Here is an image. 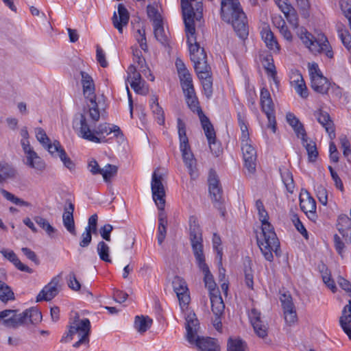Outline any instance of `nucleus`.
I'll return each instance as SVG.
<instances>
[{
    "instance_id": "nucleus-1",
    "label": "nucleus",
    "mask_w": 351,
    "mask_h": 351,
    "mask_svg": "<svg viewBox=\"0 0 351 351\" xmlns=\"http://www.w3.org/2000/svg\"><path fill=\"white\" fill-rule=\"evenodd\" d=\"M190 241L193 252L199 269L203 272L204 282L206 287L210 293H217L219 290L211 274L208 266L205 262V256L203 252V239L202 230L195 217H191L189 219Z\"/></svg>"
},
{
    "instance_id": "nucleus-2",
    "label": "nucleus",
    "mask_w": 351,
    "mask_h": 351,
    "mask_svg": "<svg viewBox=\"0 0 351 351\" xmlns=\"http://www.w3.org/2000/svg\"><path fill=\"white\" fill-rule=\"evenodd\" d=\"M98 121H93L88 115V110L83 108L82 112L74 115L72 125L77 136L94 143L107 142L106 136L110 134L109 124H100L96 130L92 129Z\"/></svg>"
},
{
    "instance_id": "nucleus-3",
    "label": "nucleus",
    "mask_w": 351,
    "mask_h": 351,
    "mask_svg": "<svg viewBox=\"0 0 351 351\" xmlns=\"http://www.w3.org/2000/svg\"><path fill=\"white\" fill-rule=\"evenodd\" d=\"M221 17L232 25L240 38H247L249 33L247 17L239 0H221Z\"/></svg>"
},
{
    "instance_id": "nucleus-4",
    "label": "nucleus",
    "mask_w": 351,
    "mask_h": 351,
    "mask_svg": "<svg viewBox=\"0 0 351 351\" xmlns=\"http://www.w3.org/2000/svg\"><path fill=\"white\" fill-rule=\"evenodd\" d=\"M256 208L258 210L259 220L262 224V233L263 239H258V245L265 259L272 261L274 256L272 252H276L280 246L277 236L274 228L269 222V215L261 200L256 201Z\"/></svg>"
},
{
    "instance_id": "nucleus-5",
    "label": "nucleus",
    "mask_w": 351,
    "mask_h": 351,
    "mask_svg": "<svg viewBox=\"0 0 351 351\" xmlns=\"http://www.w3.org/2000/svg\"><path fill=\"white\" fill-rule=\"evenodd\" d=\"M185 32L191 60L193 62L195 71L199 78H206L211 74V70L207 64V57L204 48H200L197 42L195 24L186 25Z\"/></svg>"
},
{
    "instance_id": "nucleus-6",
    "label": "nucleus",
    "mask_w": 351,
    "mask_h": 351,
    "mask_svg": "<svg viewBox=\"0 0 351 351\" xmlns=\"http://www.w3.org/2000/svg\"><path fill=\"white\" fill-rule=\"evenodd\" d=\"M81 82L83 88V95L86 101V110H88V115L94 121H99L100 112L96 102L95 88L92 77L85 71H81Z\"/></svg>"
},
{
    "instance_id": "nucleus-7",
    "label": "nucleus",
    "mask_w": 351,
    "mask_h": 351,
    "mask_svg": "<svg viewBox=\"0 0 351 351\" xmlns=\"http://www.w3.org/2000/svg\"><path fill=\"white\" fill-rule=\"evenodd\" d=\"M90 328V323L88 319H81L77 317L71 323L69 332L62 337L61 342H67L77 337L78 341L73 344V347L78 348L82 344H86L89 341Z\"/></svg>"
},
{
    "instance_id": "nucleus-8",
    "label": "nucleus",
    "mask_w": 351,
    "mask_h": 351,
    "mask_svg": "<svg viewBox=\"0 0 351 351\" xmlns=\"http://www.w3.org/2000/svg\"><path fill=\"white\" fill-rule=\"evenodd\" d=\"M298 34L302 43L312 53H324L328 58H333L331 47L324 36H322L319 40L315 39L314 36L304 28L300 29Z\"/></svg>"
},
{
    "instance_id": "nucleus-9",
    "label": "nucleus",
    "mask_w": 351,
    "mask_h": 351,
    "mask_svg": "<svg viewBox=\"0 0 351 351\" xmlns=\"http://www.w3.org/2000/svg\"><path fill=\"white\" fill-rule=\"evenodd\" d=\"M308 69L312 89L322 95L327 94L330 89V83L328 79L322 75L318 64L315 62L308 63Z\"/></svg>"
},
{
    "instance_id": "nucleus-10",
    "label": "nucleus",
    "mask_w": 351,
    "mask_h": 351,
    "mask_svg": "<svg viewBox=\"0 0 351 351\" xmlns=\"http://www.w3.org/2000/svg\"><path fill=\"white\" fill-rule=\"evenodd\" d=\"M152 197L158 209H162L165 206V191L162 184V177L158 175L156 171L152 174Z\"/></svg>"
},
{
    "instance_id": "nucleus-11",
    "label": "nucleus",
    "mask_w": 351,
    "mask_h": 351,
    "mask_svg": "<svg viewBox=\"0 0 351 351\" xmlns=\"http://www.w3.org/2000/svg\"><path fill=\"white\" fill-rule=\"evenodd\" d=\"M241 150L245 169L249 173H254L256 171L257 155L252 141L241 142Z\"/></svg>"
},
{
    "instance_id": "nucleus-12",
    "label": "nucleus",
    "mask_w": 351,
    "mask_h": 351,
    "mask_svg": "<svg viewBox=\"0 0 351 351\" xmlns=\"http://www.w3.org/2000/svg\"><path fill=\"white\" fill-rule=\"evenodd\" d=\"M172 285L174 292L176 293L182 308L186 306L190 302L189 289L186 281L180 276L174 277Z\"/></svg>"
},
{
    "instance_id": "nucleus-13",
    "label": "nucleus",
    "mask_w": 351,
    "mask_h": 351,
    "mask_svg": "<svg viewBox=\"0 0 351 351\" xmlns=\"http://www.w3.org/2000/svg\"><path fill=\"white\" fill-rule=\"evenodd\" d=\"M208 182L211 199L215 206L219 207L222 199V189L216 172L212 169L209 171Z\"/></svg>"
},
{
    "instance_id": "nucleus-14",
    "label": "nucleus",
    "mask_w": 351,
    "mask_h": 351,
    "mask_svg": "<svg viewBox=\"0 0 351 351\" xmlns=\"http://www.w3.org/2000/svg\"><path fill=\"white\" fill-rule=\"evenodd\" d=\"M249 317L254 330L260 338L265 339L267 336L268 327L261 319V313L256 308H252L249 313Z\"/></svg>"
},
{
    "instance_id": "nucleus-15",
    "label": "nucleus",
    "mask_w": 351,
    "mask_h": 351,
    "mask_svg": "<svg viewBox=\"0 0 351 351\" xmlns=\"http://www.w3.org/2000/svg\"><path fill=\"white\" fill-rule=\"evenodd\" d=\"M313 116L318 123L324 128L326 132L328 134L330 138H335V132L334 123L329 114L322 109H318L313 112Z\"/></svg>"
},
{
    "instance_id": "nucleus-16",
    "label": "nucleus",
    "mask_w": 351,
    "mask_h": 351,
    "mask_svg": "<svg viewBox=\"0 0 351 351\" xmlns=\"http://www.w3.org/2000/svg\"><path fill=\"white\" fill-rule=\"evenodd\" d=\"M186 337L187 341L193 344L197 337L199 330V322L193 313H189L186 317Z\"/></svg>"
},
{
    "instance_id": "nucleus-17",
    "label": "nucleus",
    "mask_w": 351,
    "mask_h": 351,
    "mask_svg": "<svg viewBox=\"0 0 351 351\" xmlns=\"http://www.w3.org/2000/svg\"><path fill=\"white\" fill-rule=\"evenodd\" d=\"M58 283L59 280L57 278H53L51 281L40 291L36 297V302L43 300L49 301L52 300L58 293L57 288Z\"/></svg>"
},
{
    "instance_id": "nucleus-18",
    "label": "nucleus",
    "mask_w": 351,
    "mask_h": 351,
    "mask_svg": "<svg viewBox=\"0 0 351 351\" xmlns=\"http://www.w3.org/2000/svg\"><path fill=\"white\" fill-rule=\"evenodd\" d=\"M117 14L114 12L112 23L119 33L123 32V27L127 25L129 21V12L126 8L122 3L118 5Z\"/></svg>"
},
{
    "instance_id": "nucleus-19",
    "label": "nucleus",
    "mask_w": 351,
    "mask_h": 351,
    "mask_svg": "<svg viewBox=\"0 0 351 351\" xmlns=\"http://www.w3.org/2000/svg\"><path fill=\"white\" fill-rule=\"evenodd\" d=\"M193 344H195L199 351H221L218 341L211 337H197Z\"/></svg>"
},
{
    "instance_id": "nucleus-20",
    "label": "nucleus",
    "mask_w": 351,
    "mask_h": 351,
    "mask_svg": "<svg viewBox=\"0 0 351 351\" xmlns=\"http://www.w3.org/2000/svg\"><path fill=\"white\" fill-rule=\"evenodd\" d=\"M337 229L346 243L351 242V218L340 215L337 220Z\"/></svg>"
},
{
    "instance_id": "nucleus-21",
    "label": "nucleus",
    "mask_w": 351,
    "mask_h": 351,
    "mask_svg": "<svg viewBox=\"0 0 351 351\" xmlns=\"http://www.w3.org/2000/svg\"><path fill=\"white\" fill-rule=\"evenodd\" d=\"M133 60L135 64H137L136 67L149 80L154 81V77L150 73V70L146 64L145 59L142 56L141 51L138 49L132 48Z\"/></svg>"
},
{
    "instance_id": "nucleus-22",
    "label": "nucleus",
    "mask_w": 351,
    "mask_h": 351,
    "mask_svg": "<svg viewBox=\"0 0 351 351\" xmlns=\"http://www.w3.org/2000/svg\"><path fill=\"white\" fill-rule=\"evenodd\" d=\"M300 206L301 210L310 219L315 220L316 219V202L308 193L306 198H300Z\"/></svg>"
},
{
    "instance_id": "nucleus-23",
    "label": "nucleus",
    "mask_w": 351,
    "mask_h": 351,
    "mask_svg": "<svg viewBox=\"0 0 351 351\" xmlns=\"http://www.w3.org/2000/svg\"><path fill=\"white\" fill-rule=\"evenodd\" d=\"M74 205L69 202L67 207L64 208L62 215L63 224L65 228L71 234L76 235L75 222L73 219Z\"/></svg>"
},
{
    "instance_id": "nucleus-24",
    "label": "nucleus",
    "mask_w": 351,
    "mask_h": 351,
    "mask_svg": "<svg viewBox=\"0 0 351 351\" xmlns=\"http://www.w3.org/2000/svg\"><path fill=\"white\" fill-rule=\"evenodd\" d=\"M202 128L204 131L205 135L208 142L209 147H212L216 145V134L213 128V125L209 121L208 118L204 114L199 117Z\"/></svg>"
},
{
    "instance_id": "nucleus-25",
    "label": "nucleus",
    "mask_w": 351,
    "mask_h": 351,
    "mask_svg": "<svg viewBox=\"0 0 351 351\" xmlns=\"http://www.w3.org/2000/svg\"><path fill=\"white\" fill-rule=\"evenodd\" d=\"M0 253L9 261H10L19 270L25 271L28 274H32L34 270L28 266L24 265L17 257L16 254L12 250L3 249L0 250Z\"/></svg>"
},
{
    "instance_id": "nucleus-26",
    "label": "nucleus",
    "mask_w": 351,
    "mask_h": 351,
    "mask_svg": "<svg viewBox=\"0 0 351 351\" xmlns=\"http://www.w3.org/2000/svg\"><path fill=\"white\" fill-rule=\"evenodd\" d=\"M261 38L265 43L267 47L274 51L278 52L280 50L279 45L275 38L273 32L269 27H265L261 32Z\"/></svg>"
},
{
    "instance_id": "nucleus-27",
    "label": "nucleus",
    "mask_w": 351,
    "mask_h": 351,
    "mask_svg": "<svg viewBox=\"0 0 351 351\" xmlns=\"http://www.w3.org/2000/svg\"><path fill=\"white\" fill-rule=\"evenodd\" d=\"M209 296L211 303V310L214 315L222 316L225 309V304L221 296L220 291L217 293H210Z\"/></svg>"
},
{
    "instance_id": "nucleus-28",
    "label": "nucleus",
    "mask_w": 351,
    "mask_h": 351,
    "mask_svg": "<svg viewBox=\"0 0 351 351\" xmlns=\"http://www.w3.org/2000/svg\"><path fill=\"white\" fill-rule=\"evenodd\" d=\"M153 26L154 33L156 40L161 44L166 45L168 42V36L164 29L160 16H156L154 19Z\"/></svg>"
},
{
    "instance_id": "nucleus-29",
    "label": "nucleus",
    "mask_w": 351,
    "mask_h": 351,
    "mask_svg": "<svg viewBox=\"0 0 351 351\" xmlns=\"http://www.w3.org/2000/svg\"><path fill=\"white\" fill-rule=\"evenodd\" d=\"M12 312L9 315L2 319L3 324L8 328H16L21 325L25 324L24 315L22 313L17 314L16 311L8 310Z\"/></svg>"
},
{
    "instance_id": "nucleus-30",
    "label": "nucleus",
    "mask_w": 351,
    "mask_h": 351,
    "mask_svg": "<svg viewBox=\"0 0 351 351\" xmlns=\"http://www.w3.org/2000/svg\"><path fill=\"white\" fill-rule=\"evenodd\" d=\"M16 175V169L9 163L0 162V184L13 179Z\"/></svg>"
},
{
    "instance_id": "nucleus-31",
    "label": "nucleus",
    "mask_w": 351,
    "mask_h": 351,
    "mask_svg": "<svg viewBox=\"0 0 351 351\" xmlns=\"http://www.w3.org/2000/svg\"><path fill=\"white\" fill-rule=\"evenodd\" d=\"M89 171L93 174H101L105 182H108L110 180V164L106 165L104 168L99 167L95 160H91L88 162Z\"/></svg>"
},
{
    "instance_id": "nucleus-32",
    "label": "nucleus",
    "mask_w": 351,
    "mask_h": 351,
    "mask_svg": "<svg viewBox=\"0 0 351 351\" xmlns=\"http://www.w3.org/2000/svg\"><path fill=\"white\" fill-rule=\"evenodd\" d=\"M261 104L262 110L265 113L274 111V103L270 93L265 88H263L261 90Z\"/></svg>"
},
{
    "instance_id": "nucleus-33",
    "label": "nucleus",
    "mask_w": 351,
    "mask_h": 351,
    "mask_svg": "<svg viewBox=\"0 0 351 351\" xmlns=\"http://www.w3.org/2000/svg\"><path fill=\"white\" fill-rule=\"evenodd\" d=\"M181 6L184 25L193 23L194 7L189 0H181Z\"/></svg>"
},
{
    "instance_id": "nucleus-34",
    "label": "nucleus",
    "mask_w": 351,
    "mask_h": 351,
    "mask_svg": "<svg viewBox=\"0 0 351 351\" xmlns=\"http://www.w3.org/2000/svg\"><path fill=\"white\" fill-rule=\"evenodd\" d=\"M152 319L148 316H136L134 328L141 334L145 332L152 326Z\"/></svg>"
},
{
    "instance_id": "nucleus-35",
    "label": "nucleus",
    "mask_w": 351,
    "mask_h": 351,
    "mask_svg": "<svg viewBox=\"0 0 351 351\" xmlns=\"http://www.w3.org/2000/svg\"><path fill=\"white\" fill-rule=\"evenodd\" d=\"M152 112L155 119L159 125H162L165 123V114L162 108L159 106L158 102V97L153 95L151 98L150 104Z\"/></svg>"
},
{
    "instance_id": "nucleus-36",
    "label": "nucleus",
    "mask_w": 351,
    "mask_h": 351,
    "mask_svg": "<svg viewBox=\"0 0 351 351\" xmlns=\"http://www.w3.org/2000/svg\"><path fill=\"white\" fill-rule=\"evenodd\" d=\"M25 324H37L42 319L41 313L36 308H30L23 312Z\"/></svg>"
},
{
    "instance_id": "nucleus-37",
    "label": "nucleus",
    "mask_w": 351,
    "mask_h": 351,
    "mask_svg": "<svg viewBox=\"0 0 351 351\" xmlns=\"http://www.w3.org/2000/svg\"><path fill=\"white\" fill-rule=\"evenodd\" d=\"M25 165L39 172H43L46 168L45 161L38 155L37 153L29 156V158L26 159Z\"/></svg>"
},
{
    "instance_id": "nucleus-38",
    "label": "nucleus",
    "mask_w": 351,
    "mask_h": 351,
    "mask_svg": "<svg viewBox=\"0 0 351 351\" xmlns=\"http://www.w3.org/2000/svg\"><path fill=\"white\" fill-rule=\"evenodd\" d=\"M238 123L241 131V141L245 142L251 141L248 132V126L245 114L241 112L237 113Z\"/></svg>"
},
{
    "instance_id": "nucleus-39",
    "label": "nucleus",
    "mask_w": 351,
    "mask_h": 351,
    "mask_svg": "<svg viewBox=\"0 0 351 351\" xmlns=\"http://www.w3.org/2000/svg\"><path fill=\"white\" fill-rule=\"evenodd\" d=\"M184 96H185L186 101V104H187L189 108L193 112H196L199 117L204 114V113L202 110V108L199 106V104L197 97L195 95V92L192 94L186 95Z\"/></svg>"
},
{
    "instance_id": "nucleus-40",
    "label": "nucleus",
    "mask_w": 351,
    "mask_h": 351,
    "mask_svg": "<svg viewBox=\"0 0 351 351\" xmlns=\"http://www.w3.org/2000/svg\"><path fill=\"white\" fill-rule=\"evenodd\" d=\"M180 149L186 166L190 171H192L193 166L195 164V158L191 151L189 145H185L184 147H180Z\"/></svg>"
},
{
    "instance_id": "nucleus-41",
    "label": "nucleus",
    "mask_w": 351,
    "mask_h": 351,
    "mask_svg": "<svg viewBox=\"0 0 351 351\" xmlns=\"http://www.w3.org/2000/svg\"><path fill=\"white\" fill-rule=\"evenodd\" d=\"M48 152L53 156L56 154L62 162L69 158L65 150L58 141H55L52 145L49 146Z\"/></svg>"
},
{
    "instance_id": "nucleus-42",
    "label": "nucleus",
    "mask_w": 351,
    "mask_h": 351,
    "mask_svg": "<svg viewBox=\"0 0 351 351\" xmlns=\"http://www.w3.org/2000/svg\"><path fill=\"white\" fill-rule=\"evenodd\" d=\"M302 143L307 152L309 160L311 162L315 161L318 156L315 143L306 138L302 141Z\"/></svg>"
},
{
    "instance_id": "nucleus-43",
    "label": "nucleus",
    "mask_w": 351,
    "mask_h": 351,
    "mask_svg": "<svg viewBox=\"0 0 351 351\" xmlns=\"http://www.w3.org/2000/svg\"><path fill=\"white\" fill-rule=\"evenodd\" d=\"M228 351H248L245 341L241 339L230 338L228 341Z\"/></svg>"
},
{
    "instance_id": "nucleus-44",
    "label": "nucleus",
    "mask_w": 351,
    "mask_h": 351,
    "mask_svg": "<svg viewBox=\"0 0 351 351\" xmlns=\"http://www.w3.org/2000/svg\"><path fill=\"white\" fill-rule=\"evenodd\" d=\"M339 36L340 37L343 44L348 49H351V36L344 25L341 23L337 25Z\"/></svg>"
},
{
    "instance_id": "nucleus-45",
    "label": "nucleus",
    "mask_w": 351,
    "mask_h": 351,
    "mask_svg": "<svg viewBox=\"0 0 351 351\" xmlns=\"http://www.w3.org/2000/svg\"><path fill=\"white\" fill-rule=\"evenodd\" d=\"M1 193L2 195L8 201L12 202L13 204L21 206H29L30 204L26 201H24L23 199L17 197L12 193H10L9 191H6L4 189H1L0 190Z\"/></svg>"
},
{
    "instance_id": "nucleus-46",
    "label": "nucleus",
    "mask_w": 351,
    "mask_h": 351,
    "mask_svg": "<svg viewBox=\"0 0 351 351\" xmlns=\"http://www.w3.org/2000/svg\"><path fill=\"white\" fill-rule=\"evenodd\" d=\"M177 124L180 139V147H184L185 145H189V139L186 133V125L180 118L177 119Z\"/></svg>"
},
{
    "instance_id": "nucleus-47",
    "label": "nucleus",
    "mask_w": 351,
    "mask_h": 351,
    "mask_svg": "<svg viewBox=\"0 0 351 351\" xmlns=\"http://www.w3.org/2000/svg\"><path fill=\"white\" fill-rule=\"evenodd\" d=\"M128 77L127 80L130 83L139 82L143 80L141 77V71L136 67L134 64L130 65L128 69Z\"/></svg>"
},
{
    "instance_id": "nucleus-48",
    "label": "nucleus",
    "mask_w": 351,
    "mask_h": 351,
    "mask_svg": "<svg viewBox=\"0 0 351 351\" xmlns=\"http://www.w3.org/2000/svg\"><path fill=\"white\" fill-rule=\"evenodd\" d=\"M14 298V293L10 287L4 282L0 280V300L2 302H7Z\"/></svg>"
},
{
    "instance_id": "nucleus-49",
    "label": "nucleus",
    "mask_w": 351,
    "mask_h": 351,
    "mask_svg": "<svg viewBox=\"0 0 351 351\" xmlns=\"http://www.w3.org/2000/svg\"><path fill=\"white\" fill-rule=\"evenodd\" d=\"M280 173L287 190L292 193L295 188L292 173L288 169H285Z\"/></svg>"
},
{
    "instance_id": "nucleus-50",
    "label": "nucleus",
    "mask_w": 351,
    "mask_h": 351,
    "mask_svg": "<svg viewBox=\"0 0 351 351\" xmlns=\"http://www.w3.org/2000/svg\"><path fill=\"white\" fill-rule=\"evenodd\" d=\"M36 137L38 141L47 150L49 146L53 145V143H51V141L45 131L41 128H37L36 129Z\"/></svg>"
},
{
    "instance_id": "nucleus-51",
    "label": "nucleus",
    "mask_w": 351,
    "mask_h": 351,
    "mask_svg": "<svg viewBox=\"0 0 351 351\" xmlns=\"http://www.w3.org/2000/svg\"><path fill=\"white\" fill-rule=\"evenodd\" d=\"M97 252L101 260L105 262H110L109 247L104 241L99 242Z\"/></svg>"
},
{
    "instance_id": "nucleus-52",
    "label": "nucleus",
    "mask_w": 351,
    "mask_h": 351,
    "mask_svg": "<svg viewBox=\"0 0 351 351\" xmlns=\"http://www.w3.org/2000/svg\"><path fill=\"white\" fill-rule=\"evenodd\" d=\"M315 190L319 202L326 206L328 203V191L326 189L322 184H317L315 186Z\"/></svg>"
},
{
    "instance_id": "nucleus-53",
    "label": "nucleus",
    "mask_w": 351,
    "mask_h": 351,
    "mask_svg": "<svg viewBox=\"0 0 351 351\" xmlns=\"http://www.w3.org/2000/svg\"><path fill=\"white\" fill-rule=\"evenodd\" d=\"M263 64L264 68L267 71L268 74L271 76H274L276 73V68L273 62V58L271 55H266L263 60Z\"/></svg>"
},
{
    "instance_id": "nucleus-54",
    "label": "nucleus",
    "mask_w": 351,
    "mask_h": 351,
    "mask_svg": "<svg viewBox=\"0 0 351 351\" xmlns=\"http://www.w3.org/2000/svg\"><path fill=\"white\" fill-rule=\"evenodd\" d=\"M131 88L137 93L141 95H146L149 93L148 86L144 80L139 82L130 83Z\"/></svg>"
},
{
    "instance_id": "nucleus-55",
    "label": "nucleus",
    "mask_w": 351,
    "mask_h": 351,
    "mask_svg": "<svg viewBox=\"0 0 351 351\" xmlns=\"http://www.w3.org/2000/svg\"><path fill=\"white\" fill-rule=\"evenodd\" d=\"M135 38L138 43L141 49L145 52H147L148 47L147 45L145 29L143 28L138 29L136 32Z\"/></svg>"
},
{
    "instance_id": "nucleus-56",
    "label": "nucleus",
    "mask_w": 351,
    "mask_h": 351,
    "mask_svg": "<svg viewBox=\"0 0 351 351\" xmlns=\"http://www.w3.org/2000/svg\"><path fill=\"white\" fill-rule=\"evenodd\" d=\"M280 300L284 311L293 309L295 307L293 303L292 298L290 294L283 293L280 295Z\"/></svg>"
},
{
    "instance_id": "nucleus-57",
    "label": "nucleus",
    "mask_w": 351,
    "mask_h": 351,
    "mask_svg": "<svg viewBox=\"0 0 351 351\" xmlns=\"http://www.w3.org/2000/svg\"><path fill=\"white\" fill-rule=\"evenodd\" d=\"M283 312L285 320L288 325L291 326L297 322L298 317L295 308H293V309L286 310L284 311Z\"/></svg>"
},
{
    "instance_id": "nucleus-58",
    "label": "nucleus",
    "mask_w": 351,
    "mask_h": 351,
    "mask_svg": "<svg viewBox=\"0 0 351 351\" xmlns=\"http://www.w3.org/2000/svg\"><path fill=\"white\" fill-rule=\"evenodd\" d=\"M341 147L343 148V156L348 161H351L350 144L346 136H342L339 138Z\"/></svg>"
},
{
    "instance_id": "nucleus-59",
    "label": "nucleus",
    "mask_w": 351,
    "mask_h": 351,
    "mask_svg": "<svg viewBox=\"0 0 351 351\" xmlns=\"http://www.w3.org/2000/svg\"><path fill=\"white\" fill-rule=\"evenodd\" d=\"M189 3H192L194 7V14H193V21H199L202 17L203 6L202 1L199 0H189Z\"/></svg>"
},
{
    "instance_id": "nucleus-60",
    "label": "nucleus",
    "mask_w": 351,
    "mask_h": 351,
    "mask_svg": "<svg viewBox=\"0 0 351 351\" xmlns=\"http://www.w3.org/2000/svg\"><path fill=\"white\" fill-rule=\"evenodd\" d=\"M278 27L280 29V32L282 36L288 41L292 40V34L288 29L287 26L285 25L284 20L279 19L278 22Z\"/></svg>"
},
{
    "instance_id": "nucleus-61",
    "label": "nucleus",
    "mask_w": 351,
    "mask_h": 351,
    "mask_svg": "<svg viewBox=\"0 0 351 351\" xmlns=\"http://www.w3.org/2000/svg\"><path fill=\"white\" fill-rule=\"evenodd\" d=\"M34 220L38 226L45 230L48 234L50 235L55 232L54 228L45 219L38 216L34 218Z\"/></svg>"
},
{
    "instance_id": "nucleus-62",
    "label": "nucleus",
    "mask_w": 351,
    "mask_h": 351,
    "mask_svg": "<svg viewBox=\"0 0 351 351\" xmlns=\"http://www.w3.org/2000/svg\"><path fill=\"white\" fill-rule=\"evenodd\" d=\"M221 238L216 233L213 234V248L216 250L217 254V257L219 259V264L221 265V259H222V248L221 247Z\"/></svg>"
},
{
    "instance_id": "nucleus-63",
    "label": "nucleus",
    "mask_w": 351,
    "mask_h": 351,
    "mask_svg": "<svg viewBox=\"0 0 351 351\" xmlns=\"http://www.w3.org/2000/svg\"><path fill=\"white\" fill-rule=\"evenodd\" d=\"M96 59L99 65L104 68L108 66V63L106 60V54L101 47H96Z\"/></svg>"
},
{
    "instance_id": "nucleus-64",
    "label": "nucleus",
    "mask_w": 351,
    "mask_h": 351,
    "mask_svg": "<svg viewBox=\"0 0 351 351\" xmlns=\"http://www.w3.org/2000/svg\"><path fill=\"white\" fill-rule=\"evenodd\" d=\"M339 322H351V300L343 307L341 315L339 317Z\"/></svg>"
}]
</instances>
